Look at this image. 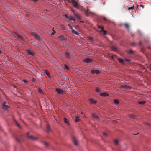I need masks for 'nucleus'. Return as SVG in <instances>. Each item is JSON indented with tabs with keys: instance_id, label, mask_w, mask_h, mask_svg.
<instances>
[{
	"instance_id": "nucleus-59",
	"label": "nucleus",
	"mask_w": 151,
	"mask_h": 151,
	"mask_svg": "<svg viewBox=\"0 0 151 151\" xmlns=\"http://www.w3.org/2000/svg\"><path fill=\"white\" fill-rule=\"evenodd\" d=\"M81 113L82 114H84V113L83 112H81Z\"/></svg>"
},
{
	"instance_id": "nucleus-8",
	"label": "nucleus",
	"mask_w": 151,
	"mask_h": 151,
	"mask_svg": "<svg viewBox=\"0 0 151 151\" xmlns=\"http://www.w3.org/2000/svg\"><path fill=\"white\" fill-rule=\"evenodd\" d=\"M58 40L60 41L65 40H66V39L63 36H59L58 37Z\"/></svg>"
},
{
	"instance_id": "nucleus-33",
	"label": "nucleus",
	"mask_w": 151,
	"mask_h": 151,
	"mask_svg": "<svg viewBox=\"0 0 151 151\" xmlns=\"http://www.w3.org/2000/svg\"><path fill=\"white\" fill-rule=\"evenodd\" d=\"M45 73L46 75L49 77H50V75L49 72L47 70L45 71Z\"/></svg>"
},
{
	"instance_id": "nucleus-22",
	"label": "nucleus",
	"mask_w": 151,
	"mask_h": 151,
	"mask_svg": "<svg viewBox=\"0 0 151 151\" xmlns=\"http://www.w3.org/2000/svg\"><path fill=\"white\" fill-rule=\"evenodd\" d=\"M72 32L73 33H74L76 35H79V33L78 32L76 31L75 30L73 29L72 31Z\"/></svg>"
},
{
	"instance_id": "nucleus-5",
	"label": "nucleus",
	"mask_w": 151,
	"mask_h": 151,
	"mask_svg": "<svg viewBox=\"0 0 151 151\" xmlns=\"http://www.w3.org/2000/svg\"><path fill=\"white\" fill-rule=\"evenodd\" d=\"M29 133L28 132L27 134V138L31 140H37L38 139V138L37 137H35L33 136H28V134H29Z\"/></svg>"
},
{
	"instance_id": "nucleus-12",
	"label": "nucleus",
	"mask_w": 151,
	"mask_h": 151,
	"mask_svg": "<svg viewBox=\"0 0 151 151\" xmlns=\"http://www.w3.org/2000/svg\"><path fill=\"white\" fill-rule=\"evenodd\" d=\"M83 61L86 63H89L92 61V60L90 59L87 58L83 60Z\"/></svg>"
},
{
	"instance_id": "nucleus-34",
	"label": "nucleus",
	"mask_w": 151,
	"mask_h": 151,
	"mask_svg": "<svg viewBox=\"0 0 151 151\" xmlns=\"http://www.w3.org/2000/svg\"><path fill=\"white\" fill-rule=\"evenodd\" d=\"M98 27L99 28L101 29V30H103L104 27L102 26H98Z\"/></svg>"
},
{
	"instance_id": "nucleus-37",
	"label": "nucleus",
	"mask_w": 151,
	"mask_h": 151,
	"mask_svg": "<svg viewBox=\"0 0 151 151\" xmlns=\"http://www.w3.org/2000/svg\"><path fill=\"white\" fill-rule=\"evenodd\" d=\"M102 31H103V35H105L106 34L107 32H106V31H105V30H101L99 32H101Z\"/></svg>"
},
{
	"instance_id": "nucleus-7",
	"label": "nucleus",
	"mask_w": 151,
	"mask_h": 151,
	"mask_svg": "<svg viewBox=\"0 0 151 151\" xmlns=\"http://www.w3.org/2000/svg\"><path fill=\"white\" fill-rule=\"evenodd\" d=\"M26 51L29 55H33L35 53L33 50H27Z\"/></svg>"
},
{
	"instance_id": "nucleus-57",
	"label": "nucleus",
	"mask_w": 151,
	"mask_h": 151,
	"mask_svg": "<svg viewBox=\"0 0 151 151\" xmlns=\"http://www.w3.org/2000/svg\"><path fill=\"white\" fill-rule=\"evenodd\" d=\"M150 69L151 70V64L150 66Z\"/></svg>"
},
{
	"instance_id": "nucleus-14",
	"label": "nucleus",
	"mask_w": 151,
	"mask_h": 151,
	"mask_svg": "<svg viewBox=\"0 0 151 151\" xmlns=\"http://www.w3.org/2000/svg\"><path fill=\"white\" fill-rule=\"evenodd\" d=\"M92 73L93 74H99L100 73V72L99 70H92L91 71Z\"/></svg>"
},
{
	"instance_id": "nucleus-51",
	"label": "nucleus",
	"mask_w": 151,
	"mask_h": 151,
	"mask_svg": "<svg viewBox=\"0 0 151 151\" xmlns=\"http://www.w3.org/2000/svg\"><path fill=\"white\" fill-rule=\"evenodd\" d=\"M140 6L142 8H143L144 7V6L143 5H140Z\"/></svg>"
},
{
	"instance_id": "nucleus-15",
	"label": "nucleus",
	"mask_w": 151,
	"mask_h": 151,
	"mask_svg": "<svg viewBox=\"0 0 151 151\" xmlns=\"http://www.w3.org/2000/svg\"><path fill=\"white\" fill-rule=\"evenodd\" d=\"M100 95L101 96H104V97L107 96L109 95V94L106 92H103V93H101Z\"/></svg>"
},
{
	"instance_id": "nucleus-26",
	"label": "nucleus",
	"mask_w": 151,
	"mask_h": 151,
	"mask_svg": "<svg viewBox=\"0 0 151 151\" xmlns=\"http://www.w3.org/2000/svg\"><path fill=\"white\" fill-rule=\"evenodd\" d=\"M118 60L119 62L122 63L123 64H124V60L122 59L121 58H119Z\"/></svg>"
},
{
	"instance_id": "nucleus-30",
	"label": "nucleus",
	"mask_w": 151,
	"mask_h": 151,
	"mask_svg": "<svg viewBox=\"0 0 151 151\" xmlns=\"http://www.w3.org/2000/svg\"><path fill=\"white\" fill-rule=\"evenodd\" d=\"M111 48L112 50L114 51H116L117 50L116 48L114 46H112L111 47Z\"/></svg>"
},
{
	"instance_id": "nucleus-50",
	"label": "nucleus",
	"mask_w": 151,
	"mask_h": 151,
	"mask_svg": "<svg viewBox=\"0 0 151 151\" xmlns=\"http://www.w3.org/2000/svg\"><path fill=\"white\" fill-rule=\"evenodd\" d=\"M139 45H142V43H141V41H139Z\"/></svg>"
},
{
	"instance_id": "nucleus-6",
	"label": "nucleus",
	"mask_w": 151,
	"mask_h": 151,
	"mask_svg": "<svg viewBox=\"0 0 151 151\" xmlns=\"http://www.w3.org/2000/svg\"><path fill=\"white\" fill-rule=\"evenodd\" d=\"M6 104V102H5L3 103L2 104V108L5 110H7L9 108V106L8 105Z\"/></svg>"
},
{
	"instance_id": "nucleus-58",
	"label": "nucleus",
	"mask_w": 151,
	"mask_h": 151,
	"mask_svg": "<svg viewBox=\"0 0 151 151\" xmlns=\"http://www.w3.org/2000/svg\"><path fill=\"white\" fill-rule=\"evenodd\" d=\"M1 51L0 50V54H1Z\"/></svg>"
},
{
	"instance_id": "nucleus-9",
	"label": "nucleus",
	"mask_w": 151,
	"mask_h": 151,
	"mask_svg": "<svg viewBox=\"0 0 151 151\" xmlns=\"http://www.w3.org/2000/svg\"><path fill=\"white\" fill-rule=\"evenodd\" d=\"M119 88H123L126 89H130L131 88V87L130 86L127 85L121 86L119 87Z\"/></svg>"
},
{
	"instance_id": "nucleus-31",
	"label": "nucleus",
	"mask_w": 151,
	"mask_h": 151,
	"mask_svg": "<svg viewBox=\"0 0 151 151\" xmlns=\"http://www.w3.org/2000/svg\"><path fill=\"white\" fill-rule=\"evenodd\" d=\"M114 102L115 104H117L119 103V101L118 100L115 99L114 100Z\"/></svg>"
},
{
	"instance_id": "nucleus-46",
	"label": "nucleus",
	"mask_w": 151,
	"mask_h": 151,
	"mask_svg": "<svg viewBox=\"0 0 151 151\" xmlns=\"http://www.w3.org/2000/svg\"><path fill=\"white\" fill-rule=\"evenodd\" d=\"M103 135H104V136H106H106H107V134L106 133H105V132H104V133H103Z\"/></svg>"
},
{
	"instance_id": "nucleus-16",
	"label": "nucleus",
	"mask_w": 151,
	"mask_h": 151,
	"mask_svg": "<svg viewBox=\"0 0 151 151\" xmlns=\"http://www.w3.org/2000/svg\"><path fill=\"white\" fill-rule=\"evenodd\" d=\"M89 100L90 101V102L94 104H96L97 102L96 101L94 100L93 99H89Z\"/></svg>"
},
{
	"instance_id": "nucleus-21",
	"label": "nucleus",
	"mask_w": 151,
	"mask_h": 151,
	"mask_svg": "<svg viewBox=\"0 0 151 151\" xmlns=\"http://www.w3.org/2000/svg\"><path fill=\"white\" fill-rule=\"evenodd\" d=\"M16 139L19 142H21L22 140V138L21 137H17L16 138Z\"/></svg>"
},
{
	"instance_id": "nucleus-39",
	"label": "nucleus",
	"mask_w": 151,
	"mask_h": 151,
	"mask_svg": "<svg viewBox=\"0 0 151 151\" xmlns=\"http://www.w3.org/2000/svg\"><path fill=\"white\" fill-rule=\"evenodd\" d=\"M15 121V123L16 124V125L18 126V127L19 128H21V127L20 126V125H19V124L17 122V121H16V120Z\"/></svg>"
},
{
	"instance_id": "nucleus-17",
	"label": "nucleus",
	"mask_w": 151,
	"mask_h": 151,
	"mask_svg": "<svg viewBox=\"0 0 151 151\" xmlns=\"http://www.w3.org/2000/svg\"><path fill=\"white\" fill-rule=\"evenodd\" d=\"M124 25L127 30H129V25L128 23H124Z\"/></svg>"
},
{
	"instance_id": "nucleus-38",
	"label": "nucleus",
	"mask_w": 151,
	"mask_h": 151,
	"mask_svg": "<svg viewBox=\"0 0 151 151\" xmlns=\"http://www.w3.org/2000/svg\"><path fill=\"white\" fill-rule=\"evenodd\" d=\"M133 52V51L131 50H130L128 52V53L130 54H132Z\"/></svg>"
},
{
	"instance_id": "nucleus-2",
	"label": "nucleus",
	"mask_w": 151,
	"mask_h": 151,
	"mask_svg": "<svg viewBox=\"0 0 151 151\" xmlns=\"http://www.w3.org/2000/svg\"><path fill=\"white\" fill-rule=\"evenodd\" d=\"M71 2L73 4L74 7L81 10H82L83 7L81 6L75 0H71Z\"/></svg>"
},
{
	"instance_id": "nucleus-61",
	"label": "nucleus",
	"mask_w": 151,
	"mask_h": 151,
	"mask_svg": "<svg viewBox=\"0 0 151 151\" xmlns=\"http://www.w3.org/2000/svg\"><path fill=\"white\" fill-rule=\"evenodd\" d=\"M81 22H83V21H81Z\"/></svg>"
},
{
	"instance_id": "nucleus-56",
	"label": "nucleus",
	"mask_w": 151,
	"mask_h": 151,
	"mask_svg": "<svg viewBox=\"0 0 151 151\" xmlns=\"http://www.w3.org/2000/svg\"><path fill=\"white\" fill-rule=\"evenodd\" d=\"M54 33L53 32V33H52L51 35H54Z\"/></svg>"
},
{
	"instance_id": "nucleus-1",
	"label": "nucleus",
	"mask_w": 151,
	"mask_h": 151,
	"mask_svg": "<svg viewBox=\"0 0 151 151\" xmlns=\"http://www.w3.org/2000/svg\"><path fill=\"white\" fill-rule=\"evenodd\" d=\"M81 10L84 11L86 15V16H89L93 14V13L90 12L88 8L87 7L85 8L83 7V8L82 9V10Z\"/></svg>"
},
{
	"instance_id": "nucleus-13",
	"label": "nucleus",
	"mask_w": 151,
	"mask_h": 151,
	"mask_svg": "<svg viewBox=\"0 0 151 151\" xmlns=\"http://www.w3.org/2000/svg\"><path fill=\"white\" fill-rule=\"evenodd\" d=\"M73 143L75 145H78V142L76 138L75 137H73Z\"/></svg>"
},
{
	"instance_id": "nucleus-19",
	"label": "nucleus",
	"mask_w": 151,
	"mask_h": 151,
	"mask_svg": "<svg viewBox=\"0 0 151 151\" xmlns=\"http://www.w3.org/2000/svg\"><path fill=\"white\" fill-rule=\"evenodd\" d=\"M70 53H69L68 52H66L65 54V56L66 58L67 59H69V57L70 55Z\"/></svg>"
},
{
	"instance_id": "nucleus-53",
	"label": "nucleus",
	"mask_w": 151,
	"mask_h": 151,
	"mask_svg": "<svg viewBox=\"0 0 151 151\" xmlns=\"http://www.w3.org/2000/svg\"><path fill=\"white\" fill-rule=\"evenodd\" d=\"M135 45V43H133L132 44V46H134Z\"/></svg>"
},
{
	"instance_id": "nucleus-49",
	"label": "nucleus",
	"mask_w": 151,
	"mask_h": 151,
	"mask_svg": "<svg viewBox=\"0 0 151 151\" xmlns=\"http://www.w3.org/2000/svg\"><path fill=\"white\" fill-rule=\"evenodd\" d=\"M72 12H73V14H74V13H76V12H75V11L73 10L72 9Z\"/></svg>"
},
{
	"instance_id": "nucleus-35",
	"label": "nucleus",
	"mask_w": 151,
	"mask_h": 151,
	"mask_svg": "<svg viewBox=\"0 0 151 151\" xmlns=\"http://www.w3.org/2000/svg\"><path fill=\"white\" fill-rule=\"evenodd\" d=\"M134 6H132V7H130L129 8H128L127 9L129 10H133L134 9Z\"/></svg>"
},
{
	"instance_id": "nucleus-32",
	"label": "nucleus",
	"mask_w": 151,
	"mask_h": 151,
	"mask_svg": "<svg viewBox=\"0 0 151 151\" xmlns=\"http://www.w3.org/2000/svg\"><path fill=\"white\" fill-rule=\"evenodd\" d=\"M64 122L65 123H66L68 125L69 124V123L68 122V121L67 120V119L66 118H64Z\"/></svg>"
},
{
	"instance_id": "nucleus-24",
	"label": "nucleus",
	"mask_w": 151,
	"mask_h": 151,
	"mask_svg": "<svg viewBox=\"0 0 151 151\" xmlns=\"http://www.w3.org/2000/svg\"><path fill=\"white\" fill-rule=\"evenodd\" d=\"M138 103L139 104H144L146 103V101H138Z\"/></svg>"
},
{
	"instance_id": "nucleus-44",
	"label": "nucleus",
	"mask_w": 151,
	"mask_h": 151,
	"mask_svg": "<svg viewBox=\"0 0 151 151\" xmlns=\"http://www.w3.org/2000/svg\"><path fill=\"white\" fill-rule=\"evenodd\" d=\"M88 39H89V40L92 41H93V38H92V37H88Z\"/></svg>"
},
{
	"instance_id": "nucleus-48",
	"label": "nucleus",
	"mask_w": 151,
	"mask_h": 151,
	"mask_svg": "<svg viewBox=\"0 0 151 151\" xmlns=\"http://www.w3.org/2000/svg\"><path fill=\"white\" fill-rule=\"evenodd\" d=\"M32 43L33 44V45H37L36 43L34 42H32Z\"/></svg>"
},
{
	"instance_id": "nucleus-52",
	"label": "nucleus",
	"mask_w": 151,
	"mask_h": 151,
	"mask_svg": "<svg viewBox=\"0 0 151 151\" xmlns=\"http://www.w3.org/2000/svg\"><path fill=\"white\" fill-rule=\"evenodd\" d=\"M23 81L24 82H27V81L26 80H23Z\"/></svg>"
},
{
	"instance_id": "nucleus-54",
	"label": "nucleus",
	"mask_w": 151,
	"mask_h": 151,
	"mask_svg": "<svg viewBox=\"0 0 151 151\" xmlns=\"http://www.w3.org/2000/svg\"><path fill=\"white\" fill-rule=\"evenodd\" d=\"M130 61V60L129 59H126V61L128 62V61Z\"/></svg>"
},
{
	"instance_id": "nucleus-41",
	"label": "nucleus",
	"mask_w": 151,
	"mask_h": 151,
	"mask_svg": "<svg viewBox=\"0 0 151 151\" xmlns=\"http://www.w3.org/2000/svg\"><path fill=\"white\" fill-rule=\"evenodd\" d=\"M68 25L70 28L71 29L72 31L74 29L73 28V27L70 24H68Z\"/></svg>"
},
{
	"instance_id": "nucleus-43",
	"label": "nucleus",
	"mask_w": 151,
	"mask_h": 151,
	"mask_svg": "<svg viewBox=\"0 0 151 151\" xmlns=\"http://www.w3.org/2000/svg\"><path fill=\"white\" fill-rule=\"evenodd\" d=\"M65 67L66 70H69V67L68 66L65 65Z\"/></svg>"
},
{
	"instance_id": "nucleus-23",
	"label": "nucleus",
	"mask_w": 151,
	"mask_h": 151,
	"mask_svg": "<svg viewBox=\"0 0 151 151\" xmlns=\"http://www.w3.org/2000/svg\"><path fill=\"white\" fill-rule=\"evenodd\" d=\"M92 117L96 119H97L99 118V117L97 115H96L94 114H93L92 115Z\"/></svg>"
},
{
	"instance_id": "nucleus-55",
	"label": "nucleus",
	"mask_w": 151,
	"mask_h": 151,
	"mask_svg": "<svg viewBox=\"0 0 151 151\" xmlns=\"http://www.w3.org/2000/svg\"><path fill=\"white\" fill-rule=\"evenodd\" d=\"M32 0L34 2H36V1H37V0Z\"/></svg>"
},
{
	"instance_id": "nucleus-27",
	"label": "nucleus",
	"mask_w": 151,
	"mask_h": 151,
	"mask_svg": "<svg viewBox=\"0 0 151 151\" xmlns=\"http://www.w3.org/2000/svg\"><path fill=\"white\" fill-rule=\"evenodd\" d=\"M129 117L133 119H135V116L134 115H133L132 114L129 115Z\"/></svg>"
},
{
	"instance_id": "nucleus-4",
	"label": "nucleus",
	"mask_w": 151,
	"mask_h": 151,
	"mask_svg": "<svg viewBox=\"0 0 151 151\" xmlns=\"http://www.w3.org/2000/svg\"><path fill=\"white\" fill-rule=\"evenodd\" d=\"M14 34L15 36V37L17 38H18L20 40H23L24 39V37L19 34H18L16 32H14Z\"/></svg>"
},
{
	"instance_id": "nucleus-25",
	"label": "nucleus",
	"mask_w": 151,
	"mask_h": 151,
	"mask_svg": "<svg viewBox=\"0 0 151 151\" xmlns=\"http://www.w3.org/2000/svg\"><path fill=\"white\" fill-rule=\"evenodd\" d=\"M38 91L41 94H43L44 93L42 90L41 89L39 88L38 89Z\"/></svg>"
},
{
	"instance_id": "nucleus-47",
	"label": "nucleus",
	"mask_w": 151,
	"mask_h": 151,
	"mask_svg": "<svg viewBox=\"0 0 151 151\" xmlns=\"http://www.w3.org/2000/svg\"><path fill=\"white\" fill-rule=\"evenodd\" d=\"M145 124H147V125L148 126H150V124L148 122L146 123Z\"/></svg>"
},
{
	"instance_id": "nucleus-40",
	"label": "nucleus",
	"mask_w": 151,
	"mask_h": 151,
	"mask_svg": "<svg viewBox=\"0 0 151 151\" xmlns=\"http://www.w3.org/2000/svg\"><path fill=\"white\" fill-rule=\"evenodd\" d=\"M15 121V123L16 124V125L18 126V127L19 128H21V127L20 126V125H19V124L17 122V121H16V120Z\"/></svg>"
},
{
	"instance_id": "nucleus-20",
	"label": "nucleus",
	"mask_w": 151,
	"mask_h": 151,
	"mask_svg": "<svg viewBox=\"0 0 151 151\" xmlns=\"http://www.w3.org/2000/svg\"><path fill=\"white\" fill-rule=\"evenodd\" d=\"M50 128L49 125H47L46 127V131L47 132H49L50 131Z\"/></svg>"
},
{
	"instance_id": "nucleus-36",
	"label": "nucleus",
	"mask_w": 151,
	"mask_h": 151,
	"mask_svg": "<svg viewBox=\"0 0 151 151\" xmlns=\"http://www.w3.org/2000/svg\"><path fill=\"white\" fill-rule=\"evenodd\" d=\"M100 89L99 88L96 87L95 89V91L96 92H99L100 91Z\"/></svg>"
},
{
	"instance_id": "nucleus-10",
	"label": "nucleus",
	"mask_w": 151,
	"mask_h": 151,
	"mask_svg": "<svg viewBox=\"0 0 151 151\" xmlns=\"http://www.w3.org/2000/svg\"><path fill=\"white\" fill-rule=\"evenodd\" d=\"M56 91L59 94H61L64 93V91L60 89L57 88L56 89Z\"/></svg>"
},
{
	"instance_id": "nucleus-3",
	"label": "nucleus",
	"mask_w": 151,
	"mask_h": 151,
	"mask_svg": "<svg viewBox=\"0 0 151 151\" xmlns=\"http://www.w3.org/2000/svg\"><path fill=\"white\" fill-rule=\"evenodd\" d=\"M31 35L33 36L37 40L40 41H42V39L40 38V36L37 34L35 32H32L31 33Z\"/></svg>"
},
{
	"instance_id": "nucleus-11",
	"label": "nucleus",
	"mask_w": 151,
	"mask_h": 151,
	"mask_svg": "<svg viewBox=\"0 0 151 151\" xmlns=\"http://www.w3.org/2000/svg\"><path fill=\"white\" fill-rule=\"evenodd\" d=\"M65 16L66 17L67 19H69L70 20H74V19L73 18V17L70 15L68 16L67 14H65Z\"/></svg>"
},
{
	"instance_id": "nucleus-29",
	"label": "nucleus",
	"mask_w": 151,
	"mask_h": 151,
	"mask_svg": "<svg viewBox=\"0 0 151 151\" xmlns=\"http://www.w3.org/2000/svg\"><path fill=\"white\" fill-rule=\"evenodd\" d=\"M80 120V119H79V117L78 116H77L76 117V119H75V121L76 122H78Z\"/></svg>"
},
{
	"instance_id": "nucleus-45",
	"label": "nucleus",
	"mask_w": 151,
	"mask_h": 151,
	"mask_svg": "<svg viewBox=\"0 0 151 151\" xmlns=\"http://www.w3.org/2000/svg\"><path fill=\"white\" fill-rule=\"evenodd\" d=\"M103 19L104 20H105L106 21H108V22H109V21L105 17H104L103 18Z\"/></svg>"
},
{
	"instance_id": "nucleus-28",
	"label": "nucleus",
	"mask_w": 151,
	"mask_h": 151,
	"mask_svg": "<svg viewBox=\"0 0 151 151\" xmlns=\"http://www.w3.org/2000/svg\"><path fill=\"white\" fill-rule=\"evenodd\" d=\"M114 143L116 145H118L119 144V140L117 139H115L114 140Z\"/></svg>"
},
{
	"instance_id": "nucleus-18",
	"label": "nucleus",
	"mask_w": 151,
	"mask_h": 151,
	"mask_svg": "<svg viewBox=\"0 0 151 151\" xmlns=\"http://www.w3.org/2000/svg\"><path fill=\"white\" fill-rule=\"evenodd\" d=\"M74 15L78 19H80L81 17L77 13H74Z\"/></svg>"
},
{
	"instance_id": "nucleus-60",
	"label": "nucleus",
	"mask_w": 151,
	"mask_h": 151,
	"mask_svg": "<svg viewBox=\"0 0 151 151\" xmlns=\"http://www.w3.org/2000/svg\"><path fill=\"white\" fill-rule=\"evenodd\" d=\"M114 122H116V121H114Z\"/></svg>"
},
{
	"instance_id": "nucleus-42",
	"label": "nucleus",
	"mask_w": 151,
	"mask_h": 151,
	"mask_svg": "<svg viewBox=\"0 0 151 151\" xmlns=\"http://www.w3.org/2000/svg\"><path fill=\"white\" fill-rule=\"evenodd\" d=\"M43 143L44 144V145L46 146L47 147L48 146V143L47 142H44Z\"/></svg>"
}]
</instances>
